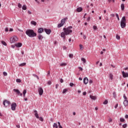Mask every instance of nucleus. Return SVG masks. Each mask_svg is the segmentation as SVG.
<instances>
[{
  "mask_svg": "<svg viewBox=\"0 0 128 128\" xmlns=\"http://www.w3.org/2000/svg\"><path fill=\"white\" fill-rule=\"evenodd\" d=\"M63 30H64V32L61 33V36L63 38L64 40L66 38V36H68V34H70L72 32V30L68 28H64Z\"/></svg>",
  "mask_w": 128,
  "mask_h": 128,
  "instance_id": "obj_1",
  "label": "nucleus"
},
{
  "mask_svg": "<svg viewBox=\"0 0 128 128\" xmlns=\"http://www.w3.org/2000/svg\"><path fill=\"white\" fill-rule=\"evenodd\" d=\"M26 34L29 38H34V36H36V33L34 32V31L32 30H26Z\"/></svg>",
  "mask_w": 128,
  "mask_h": 128,
  "instance_id": "obj_2",
  "label": "nucleus"
},
{
  "mask_svg": "<svg viewBox=\"0 0 128 128\" xmlns=\"http://www.w3.org/2000/svg\"><path fill=\"white\" fill-rule=\"evenodd\" d=\"M126 26V16H123L120 21V26L122 28H124Z\"/></svg>",
  "mask_w": 128,
  "mask_h": 128,
  "instance_id": "obj_3",
  "label": "nucleus"
},
{
  "mask_svg": "<svg viewBox=\"0 0 128 128\" xmlns=\"http://www.w3.org/2000/svg\"><path fill=\"white\" fill-rule=\"evenodd\" d=\"M18 37L16 36H13L10 38L11 44H14V42H18Z\"/></svg>",
  "mask_w": 128,
  "mask_h": 128,
  "instance_id": "obj_4",
  "label": "nucleus"
},
{
  "mask_svg": "<svg viewBox=\"0 0 128 128\" xmlns=\"http://www.w3.org/2000/svg\"><path fill=\"white\" fill-rule=\"evenodd\" d=\"M3 104L4 106L8 108V106H10V102L8 100H5L3 102Z\"/></svg>",
  "mask_w": 128,
  "mask_h": 128,
  "instance_id": "obj_5",
  "label": "nucleus"
},
{
  "mask_svg": "<svg viewBox=\"0 0 128 128\" xmlns=\"http://www.w3.org/2000/svg\"><path fill=\"white\" fill-rule=\"evenodd\" d=\"M66 18L62 19V20H61V22L60 24H58V28H62V26H64V23L66 22Z\"/></svg>",
  "mask_w": 128,
  "mask_h": 128,
  "instance_id": "obj_6",
  "label": "nucleus"
},
{
  "mask_svg": "<svg viewBox=\"0 0 128 128\" xmlns=\"http://www.w3.org/2000/svg\"><path fill=\"white\" fill-rule=\"evenodd\" d=\"M16 106H17L16 103H12L11 104V110L14 111L16 110Z\"/></svg>",
  "mask_w": 128,
  "mask_h": 128,
  "instance_id": "obj_7",
  "label": "nucleus"
},
{
  "mask_svg": "<svg viewBox=\"0 0 128 128\" xmlns=\"http://www.w3.org/2000/svg\"><path fill=\"white\" fill-rule=\"evenodd\" d=\"M14 92H16V94L18 95V96H22V94L20 93V92L18 90V89H14Z\"/></svg>",
  "mask_w": 128,
  "mask_h": 128,
  "instance_id": "obj_8",
  "label": "nucleus"
},
{
  "mask_svg": "<svg viewBox=\"0 0 128 128\" xmlns=\"http://www.w3.org/2000/svg\"><path fill=\"white\" fill-rule=\"evenodd\" d=\"M38 92H39L40 96H42V94H44V90H42V88H40L38 89Z\"/></svg>",
  "mask_w": 128,
  "mask_h": 128,
  "instance_id": "obj_9",
  "label": "nucleus"
},
{
  "mask_svg": "<svg viewBox=\"0 0 128 128\" xmlns=\"http://www.w3.org/2000/svg\"><path fill=\"white\" fill-rule=\"evenodd\" d=\"M122 76L123 78H128V73H126L124 72V71L122 72Z\"/></svg>",
  "mask_w": 128,
  "mask_h": 128,
  "instance_id": "obj_10",
  "label": "nucleus"
},
{
  "mask_svg": "<svg viewBox=\"0 0 128 128\" xmlns=\"http://www.w3.org/2000/svg\"><path fill=\"white\" fill-rule=\"evenodd\" d=\"M84 84H88V78L86 77L84 78Z\"/></svg>",
  "mask_w": 128,
  "mask_h": 128,
  "instance_id": "obj_11",
  "label": "nucleus"
},
{
  "mask_svg": "<svg viewBox=\"0 0 128 128\" xmlns=\"http://www.w3.org/2000/svg\"><path fill=\"white\" fill-rule=\"evenodd\" d=\"M108 76L110 80H114V74H112V73L110 72L108 74Z\"/></svg>",
  "mask_w": 128,
  "mask_h": 128,
  "instance_id": "obj_12",
  "label": "nucleus"
},
{
  "mask_svg": "<svg viewBox=\"0 0 128 128\" xmlns=\"http://www.w3.org/2000/svg\"><path fill=\"white\" fill-rule=\"evenodd\" d=\"M44 32H46V34H50L52 32V30H48L46 28L44 29Z\"/></svg>",
  "mask_w": 128,
  "mask_h": 128,
  "instance_id": "obj_13",
  "label": "nucleus"
},
{
  "mask_svg": "<svg viewBox=\"0 0 128 128\" xmlns=\"http://www.w3.org/2000/svg\"><path fill=\"white\" fill-rule=\"evenodd\" d=\"M34 112L35 113L34 116L36 118H40V117L38 116V111L36 110H34Z\"/></svg>",
  "mask_w": 128,
  "mask_h": 128,
  "instance_id": "obj_14",
  "label": "nucleus"
},
{
  "mask_svg": "<svg viewBox=\"0 0 128 128\" xmlns=\"http://www.w3.org/2000/svg\"><path fill=\"white\" fill-rule=\"evenodd\" d=\"M15 46L17 48H20V46H22V44L20 42H18V43L15 44Z\"/></svg>",
  "mask_w": 128,
  "mask_h": 128,
  "instance_id": "obj_15",
  "label": "nucleus"
},
{
  "mask_svg": "<svg viewBox=\"0 0 128 128\" xmlns=\"http://www.w3.org/2000/svg\"><path fill=\"white\" fill-rule=\"evenodd\" d=\"M90 98H91V100H96V96H92V95H90Z\"/></svg>",
  "mask_w": 128,
  "mask_h": 128,
  "instance_id": "obj_16",
  "label": "nucleus"
},
{
  "mask_svg": "<svg viewBox=\"0 0 128 128\" xmlns=\"http://www.w3.org/2000/svg\"><path fill=\"white\" fill-rule=\"evenodd\" d=\"M124 106H128V100H124Z\"/></svg>",
  "mask_w": 128,
  "mask_h": 128,
  "instance_id": "obj_17",
  "label": "nucleus"
},
{
  "mask_svg": "<svg viewBox=\"0 0 128 128\" xmlns=\"http://www.w3.org/2000/svg\"><path fill=\"white\" fill-rule=\"evenodd\" d=\"M82 10V8L81 7L78 8L76 9V11L78 12H80Z\"/></svg>",
  "mask_w": 128,
  "mask_h": 128,
  "instance_id": "obj_18",
  "label": "nucleus"
},
{
  "mask_svg": "<svg viewBox=\"0 0 128 128\" xmlns=\"http://www.w3.org/2000/svg\"><path fill=\"white\" fill-rule=\"evenodd\" d=\"M44 32V29L42 28H40L38 30V32L39 34H42Z\"/></svg>",
  "mask_w": 128,
  "mask_h": 128,
  "instance_id": "obj_19",
  "label": "nucleus"
},
{
  "mask_svg": "<svg viewBox=\"0 0 128 128\" xmlns=\"http://www.w3.org/2000/svg\"><path fill=\"white\" fill-rule=\"evenodd\" d=\"M81 60H82V62H83L84 64H86V58H81Z\"/></svg>",
  "mask_w": 128,
  "mask_h": 128,
  "instance_id": "obj_20",
  "label": "nucleus"
},
{
  "mask_svg": "<svg viewBox=\"0 0 128 128\" xmlns=\"http://www.w3.org/2000/svg\"><path fill=\"white\" fill-rule=\"evenodd\" d=\"M30 22L31 24H33V26H36V21H32Z\"/></svg>",
  "mask_w": 128,
  "mask_h": 128,
  "instance_id": "obj_21",
  "label": "nucleus"
},
{
  "mask_svg": "<svg viewBox=\"0 0 128 128\" xmlns=\"http://www.w3.org/2000/svg\"><path fill=\"white\" fill-rule=\"evenodd\" d=\"M121 8L122 10H124V4H121Z\"/></svg>",
  "mask_w": 128,
  "mask_h": 128,
  "instance_id": "obj_22",
  "label": "nucleus"
},
{
  "mask_svg": "<svg viewBox=\"0 0 128 128\" xmlns=\"http://www.w3.org/2000/svg\"><path fill=\"white\" fill-rule=\"evenodd\" d=\"M68 64L66 63H62L60 64V66H66Z\"/></svg>",
  "mask_w": 128,
  "mask_h": 128,
  "instance_id": "obj_23",
  "label": "nucleus"
},
{
  "mask_svg": "<svg viewBox=\"0 0 128 128\" xmlns=\"http://www.w3.org/2000/svg\"><path fill=\"white\" fill-rule=\"evenodd\" d=\"M54 128H58V124L56 123H54L53 124Z\"/></svg>",
  "mask_w": 128,
  "mask_h": 128,
  "instance_id": "obj_24",
  "label": "nucleus"
},
{
  "mask_svg": "<svg viewBox=\"0 0 128 128\" xmlns=\"http://www.w3.org/2000/svg\"><path fill=\"white\" fill-rule=\"evenodd\" d=\"M26 90H24V91H23V96H24H24H26Z\"/></svg>",
  "mask_w": 128,
  "mask_h": 128,
  "instance_id": "obj_25",
  "label": "nucleus"
},
{
  "mask_svg": "<svg viewBox=\"0 0 128 128\" xmlns=\"http://www.w3.org/2000/svg\"><path fill=\"white\" fill-rule=\"evenodd\" d=\"M22 10H26V5H24L22 7Z\"/></svg>",
  "mask_w": 128,
  "mask_h": 128,
  "instance_id": "obj_26",
  "label": "nucleus"
},
{
  "mask_svg": "<svg viewBox=\"0 0 128 128\" xmlns=\"http://www.w3.org/2000/svg\"><path fill=\"white\" fill-rule=\"evenodd\" d=\"M33 76H34V78H36L38 80H40V78H38V75H36V74H33Z\"/></svg>",
  "mask_w": 128,
  "mask_h": 128,
  "instance_id": "obj_27",
  "label": "nucleus"
},
{
  "mask_svg": "<svg viewBox=\"0 0 128 128\" xmlns=\"http://www.w3.org/2000/svg\"><path fill=\"white\" fill-rule=\"evenodd\" d=\"M120 122H124V118H120Z\"/></svg>",
  "mask_w": 128,
  "mask_h": 128,
  "instance_id": "obj_28",
  "label": "nucleus"
},
{
  "mask_svg": "<svg viewBox=\"0 0 128 128\" xmlns=\"http://www.w3.org/2000/svg\"><path fill=\"white\" fill-rule=\"evenodd\" d=\"M116 40H120V36L118 34L116 35Z\"/></svg>",
  "mask_w": 128,
  "mask_h": 128,
  "instance_id": "obj_29",
  "label": "nucleus"
},
{
  "mask_svg": "<svg viewBox=\"0 0 128 128\" xmlns=\"http://www.w3.org/2000/svg\"><path fill=\"white\" fill-rule=\"evenodd\" d=\"M38 40H41L42 38V36L41 34H39L38 36Z\"/></svg>",
  "mask_w": 128,
  "mask_h": 128,
  "instance_id": "obj_30",
  "label": "nucleus"
},
{
  "mask_svg": "<svg viewBox=\"0 0 128 128\" xmlns=\"http://www.w3.org/2000/svg\"><path fill=\"white\" fill-rule=\"evenodd\" d=\"M2 44L3 46H6V43L4 41H2Z\"/></svg>",
  "mask_w": 128,
  "mask_h": 128,
  "instance_id": "obj_31",
  "label": "nucleus"
},
{
  "mask_svg": "<svg viewBox=\"0 0 128 128\" xmlns=\"http://www.w3.org/2000/svg\"><path fill=\"white\" fill-rule=\"evenodd\" d=\"M68 92V89H64L62 92V94H66Z\"/></svg>",
  "mask_w": 128,
  "mask_h": 128,
  "instance_id": "obj_32",
  "label": "nucleus"
},
{
  "mask_svg": "<svg viewBox=\"0 0 128 128\" xmlns=\"http://www.w3.org/2000/svg\"><path fill=\"white\" fill-rule=\"evenodd\" d=\"M16 82H22V80L20 79H16Z\"/></svg>",
  "mask_w": 128,
  "mask_h": 128,
  "instance_id": "obj_33",
  "label": "nucleus"
},
{
  "mask_svg": "<svg viewBox=\"0 0 128 128\" xmlns=\"http://www.w3.org/2000/svg\"><path fill=\"white\" fill-rule=\"evenodd\" d=\"M26 64V63H22V64H21L19 65L20 66H24Z\"/></svg>",
  "mask_w": 128,
  "mask_h": 128,
  "instance_id": "obj_34",
  "label": "nucleus"
},
{
  "mask_svg": "<svg viewBox=\"0 0 128 128\" xmlns=\"http://www.w3.org/2000/svg\"><path fill=\"white\" fill-rule=\"evenodd\" d=\"M69 57L70 58H74V54H69Z\"/></svg>",
  "mask_w": 128,
  "mask_h": 128,
  "instance_id": "obj_35",
  "label": "nucleus"
},
{
  "mask_svg": "<svg viewBox=\"0 0 128 128\" xmlns=\"http://www.w3.org/2000/svg\"><path fill=\"white\" fill-rule=\"evenodd\" d=\"M108 100H106L104 102V104H108Z\"/></svg>",
  "mask_w": 128,
  "mask_h": 128,
  "instance_id": "obj_36",
  "label": "nucleus"
},
{
  "mask_svg": "<svg viewBox=\"0 0 128 128\" xmlns=\"http://www.w3.org/2000/svg\"><path fill=\"white\" fill-rule=\"evenodd\" d=\"M80 50H82L84 48V46L82 44L80 45Z\"/></svg>",
  "mask_w": 128,
  "mask_h": 128,
  "instance_id": "obj_37",
  "label": "nucleus"
},
{
  "mask_svg": "<svg viewBox=\"0 0 128 128\" xmlns=\"http://www.w3.org/2000/svg\"><path fill=\"white\" fill-rule=\"evenodd\" d=\"M39 120L40 122H44V118H42V117L39 118Z\"/></svg>",
  "mask_w": 128,
  "mask_h": 128,
  "instance_id": "obj_38",
  "label": "nucleus"
},
{
  "mask_svg": "<svg viewBox=\"0 0 128 128\" xmlns=\"http://www.w3.org/2000/svg\"><path fill=\"white\" fill-rule=\"evenodd\" d=\"M108 122H112V118H108Z\"/></svg>",
  "mask_w": 128,
  "mask_h": 128,
  "instance_id": "obj_39",
  "label": "nucleus"
},
{
  "mask_svg": "<svg viewBox=\"0 0 128 128\" xmlns=\"http://www.w3.org/2000/svg\"><path fill=\"white\" fill-rule=\"evenodd\" d=\"M3 74H4V76H8V73H6V72H3Z\"/></svg>",
  "mask_w": 128,
  "mask_h": 128,
  "instance_id": "obj_40",
  "label": "nucleus"
},
{
  "mask_svg": "<svg viewBox=\"0 0 128 128\" xmlns=\"http://www.w3.org/2000/svg\"><path fill=\"white\" fill-rule=\"evenodd\" d=\"M122 126L124 128H126V126H128V125L126 124H123Z\"/></svg>",
  "mask_w": 128,
  "mask_h": 128,
  "instance_id": "obj_41",
  "label": "nucleus"
},
{
  "mask_svg": "<svg viewBox=\"0 0 128 128\" xmlns=\"http://www.w3.org/2000/svg\"><path fill=\"white\" fill-rule=\"evenodd\" d=\"M47 84H48V86H50V84H52V82L48 81Z\"/></svg>",
  "mask_w": 128,
  "mask_h": 128,
  "instance_id": "obj_42",
  "label": "nucleus"
},
{
  "mask_svg": "<svg viewBox=\"0 0 128 128\" xmlns=\"http://www.w3.org/2000/svg\"><path fill=\"white\" fill-rule=\"evenodd\" d=\"M124 100H127L126 96V94H124Z\"/></svg>",
  "mask_w": 128,
  "mask_h": 128,
  "instance_id": "obj_43",
  "label": "nucleus"
},
{
  "mask_svg": "<svg viewBox=\"0 0 128 128\" xmlns=\"http://www.w3.org/2000/svg\"><path fill=\"white\" fill-rule=\"evenodd\" d=\"M70 86H74V83H70Z\"/></svg>",
  "mask_w": 128,
  "mask_h": 128,
  "instance_id": "obj_44",
  "label": "nucleus"
},
{
  "mask_svg": "<svg viewBox=\"0 0 128 128\" xmlns=\"http://www.w3.org/2000/svg\"><path fill=\"white\" fill-rule=\"evenodd\" d=\"M94 30H96L98 28V27L96 26H93Z\"/></svg>",
  "mask_w": 128,
  "mask_h": 128,
  "instance_id": "obj_45",
  "label": "nucleus"
},
{
  "mask_svg": "<svg viewBox=\"0 0 128 128\" xmlns=\"http://www.w3.org/2000/svg\"><path fill=\"white\" fill-rule=\"evenodd\" d=\"M18 8H22V4L19 3L18 4Z\"/></svg>",
  "mask_w": 128,
  "mask_h": 128,
  "instance_id": "obj_46",
  "label": "nucleus"
},
{
  "mask_svg": "<svg viewBox=\"0 0 128 128\" xmlns=\"http://www.w3.org/2000/svg\"><path fill=\"white\" fill-rule=\"evenodd\" d=\"M89 84H92V80H89Z\"/></svg>",
  "mask_w": 128,
  "mask_h": 128,
  "instance_id": "obj_47",
  "label": "nucleus"
},
{
  "mask_svg": "<svg viewBox=\"0 0 128 128\" xmlns=\"http://www.w3.org/2000/svg\"><path fill=\"white\" fill-rule=\"evenodd\" d=\"M60 82H61V84H62V82H64V80H62V78H61L60 80Z\"/></svg>",
  "mask_w": 128,
  "mask_h": 128,
  "instance_id": "obj_48",
  "label": "nucleus"
},
{
  "mask_svg": "<svg viewBox=\"0 0 128 128\" xmlns=\"http://www.w3.org/2000/svg\"><path fill=\"white\" fill-rule=\"evenodd\" d=\"M78 69L80 70H81V72L83 70L82 67H78Z\"/></svg>",
  "mask_w": 128,
  "mask_h": 128,
  "instance_id": "obj_49",
  "label": "nucleus"
},
{
  "mask_svg": "<svg viewBox=\"0 0 128 128\" xmlns=\"http://www.w3.org/2000/svg\"><path fill=\"white\" fill-rule=\"evenodd\" d=\"M28 14H32V12L28 10Z\"/></svg>",
  "mask_w": 128,
  "mask_h": 128,
  "instance_id": "obj_50",
  "label": "nucleus"
},
{
  "mask_svg": "<svg viewBox=\"0 0 128 128\" xmlns=\"http://www.w3.org/2000/svg\"><path fill=\"white\" fill-rule=\"evenodd\" d=\"M82 94L83 96H86V92H83Z\"/></svg>",
  "mask_w": 128,
  "mask_h": 128,
  "instance_id": "obj_51",
  "label": "nucleus"
},
{
  "mask_svg": "<svg viewBox=\"0 0 128 128\" xmlns=\"http://www.w3.org/2000/svg\"><path fill=\"white\" fill-rule=\"evenodd\" d=\"M112 1L113 2H114V0H108L109 2H110Z\"/></svg>",
  "mask_w": 128,
  "mask_h": 128,
  "instance_id": "obj_52",
  "label": "nucleus"
},
{
  "mask_svg": "<svg viewBox=\"0 0 128 128\" xmlns=\"http://www.w3.org/2000/svg\"><path fill=\"white\" fill-rule=\"evenodd\" d=\"M58 86H59L58 84H56V88H58Z\"/></svg>",
  "mask_w": 128,
  "mask_h": 128,
  "instance_id": "obj_53",
  "label": "nucleus"
},
{
  "mask_svg": "<svg viewBox=\"0 0 128 128\" xmlns=\"http://www.w3.org/2000/svg\"><path fill=\"white\" fill-rule=\"evenodd\" d=\"M118 104H116V105L115 106H114L115 108H118Z\"/></svg>",
  "mask_w": 128,
  "mask_h": 128,
  "instance_id": "obj_54",
  "label": "nucleus"
},
{
  "mask_svg": "<svg viewBox=\"0 0 128 128\" xmlns=\"http://www.w3.org/2000/svg\"><path fill=\"white\" fill-rule=\"evenodd\" d=\"M83 38L84 40H86V35H83Z\"/></svg>",
  "mask_w": 128,
  "mask_h": 128,
  "instance_id": "obj_55",
  "label": "nucleus"
},
{
  "mask_svg": "<svg viewBox=\"0 0 128 128\" xmlns=\"http://www.w3.org/2000/svg\"><path fill=\"white\" fill-rule=\"evenodd\" d=\"M5 32H8V28H5Z\"/></svg>",
  "mask_w": 128,
  "mask_h": 128,
  "instance_id": "obj_56",
  "label": "nucleus"
},
{
  "mask_svg": "<svg viewBox=\"0 0 128 128\" xmlns=\"http://www.w3.org/2000/svg\"><path fill=\"white\" fill-rule=\"evenodd\" d=\"M67 28H68L69 30H70V28H72V26H70Z\"/></svg>",
  "mask_w": 128,
  "mask_h": 128,
  "instance_id": "obj_57",
  "label": "nucleus"
},
{
  "mask_svg": "<svg viewBox=\"0 0 128 128\" xmlns=\"http://www.w3.org/2000/svg\"><path fill=\"white\" fill-rule=\"evenodd\" d=\"M14 31V29L12 28H10L9 30V32H13Z\"/></svg>",
  "mask_w": 128,
  "mask_h": 128,
  "instance_id": "obj_58",
  "label": "nucleus"
},
{
  "mask_svg": "<svg viewBox=\"0 0 128 128\" xmlns=\"http://www.w3.org/2000/svg\"><path fill=\"white\" fill-rule=\"evenodd\" d=\"M90 17H88L87 19L88 22H90Z\"/></svg>",
  "mask_w": 128,
  "mask_h": 128,
  "instance_id": "obj_59",
  "label": "nucleus"
},
{
  "mask_svg": "<svg viewBox=\"0 0 128 128\" xmlns=\"http://www.w3.org/2000/svg\"><path fill=\"white\" fill-rule=\"evenodd\" d=\"M16 128H20V126L19 124L16 125Z\"/></svg>",
  "mask_w": 128,
  "mask_h": 128,
  "instance_id": "obj_60",
  "label": "nucleus"
},
{
  "mask_svg": "<svg viewBox=\"0 0 128 128\" xmlns=\"http://www.w3.org/2000/svg\"><path fill=\"white\" fill-rule=\"evenodd\" d=\"M63 50H66V46H63Z\"/></svg>",
  "mask_w": 128,
  "mask_h": 128,
  "instance_id": "obj_61",
  "label": "nucleus"
},
{
  "mask_svg": "<svg viewBox=\"0 0 128 128\" xmlns=\"http://www.w3.org/2000/svg\"><path fill=\"white\" fill-rule=\"evenodd\" d=\"M50 71H48V75L47 76H50Z\"/></svg>",
  "mask_w": 128,
  "mask_h": 128,
  "instance_id": "obj_62",
  "label": "nucleus"
},
{
  "mask_svg": "<svg viewBox=\"0 0 128 128\" xmlns=\"http://www.w3.org/2000/svg\"><path fill=\"white\" fill-rule=\"evenodd\" d=\"M125 118H128V114H126V116H125Z\"/></svg>",
  "mask_w": 128,
  "mask_h": 128,
  "instance_id": "obj_63",
  "label": "nucleus"
},
{
  "mask_svg": "<svg viewBox=\"0 0 128 128\" xmlns=\"http://www.w3.org/2000/svg\"><path fill=\"white\" fill-rule=\"evenodd\" d=\"M116 16L117 18H119V16H118V14H116Z\"/></svg>",
  "mask_w": 128,
  "mask_h": 128,
  "instance_id": "obj_64",
  "label": "nucleus"
}]
</instances>
